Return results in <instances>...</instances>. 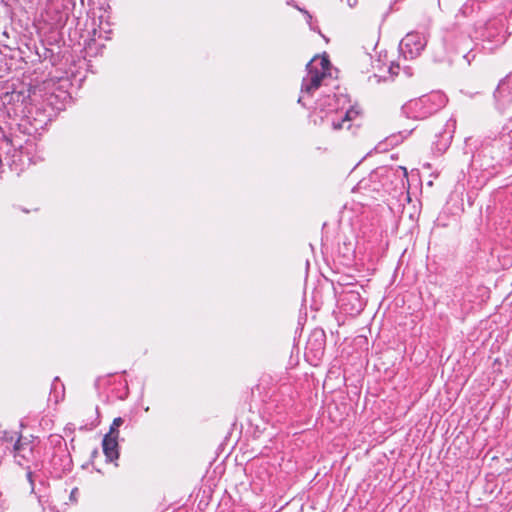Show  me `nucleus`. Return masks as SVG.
<instances>
[{
    "instance_id": "f257e3e1",
    "label": "nucleus",
    "mask_w": 512,
    "mask_h": 512,
    "mask_svg": "<svg viewBox=\"0 0 512 512\" xmlns=\"http://www.w3.org/2000/svg\"><path fill=\"white\" fill-rule=\"evenodd\" d=\"M307 75L302 80L298 103L303 107H312L314 92L321 86L330 71V61L327 56H315L306 65Z\"/></svg>"
},
{
    "instance_id": "f03ea898",
    "label": "nucleus",
    "mask_w": 512,
    "mask_h": 512,
    "mask_svg": "<svg viewBox=\"0 0 512 512\" xmlns=\"http://www.w3.org/2000/svg\"><path fill=\"white\" fill-rule=\"evenodd\" d=\"M447 99L441 92H432L417 99L410 100L402 111L408 118L425 119L446 105Z\"/></svg>"
},
{
    "instance_id": "7ed1b4c3",
    "label": "nucleus",
    "mask_w": 512,
    "mask_h": 512,
    "mask_svg": "<svg viewBox=\"0 0 512 512\" xmlns=\"http://www.w3.org/2000/svg\"><path fill=\"white\" fill-rule=\"evenodd\" d=\"M507 24V16L498 15L486 21L477 30L478 37L486 44V49L492 51L506 42L509 36Z\"/></svg>"
},
{
    "instance_id": "20e7f679",
    "label": "nucleus",
    "mask_w": 512,
    "mask_h": 512,
    "mask_svg": "<svg viewBox=\"0 0 512 512\" xmlns=\"http://www.w3.org/2000/svg\"><path fill=\"white\" fill-rule=\"evenodd\" d=\"M12 452L16 463L27 468L26 477L30 484V491L38 497L39 502L42 504V496L35 489L34 473L30 470V466L28 465L34 460V446L32 441L26 437L17 436L13 443Z\"/></svg>"
},
{
    "instance_id": "39448f33",
    "label": "nucleus",
    "mask_w": 512,
    "mask_h": 512,
    "mask_svg": "<svg viewBox=\"0 0 512 512\" xmlns=\"http://www.w3.org/2000/svg\"><path fill=\"white\" fill-rule=\"evenodd\" d=\"M344 103L345 97L343 95L337 96L334 94L323 96L315 102V105L316 108H319L321 111H335L337 113V119L333 118L331 125L334 130H340L343 129L344 125L349 123L353 116L357 114L354 110H347L344 113L339 112V109L342 108Z\"/></svg>"
},
{
    "instance_id": "423d86ee",
    "label": "nucleus",
    "mask_w": 512,
    "mask_h": 512,
    "mask_svg": "<svg viewBox=\"0 0 512 512\" xmlns=\"http://www.w3.org/2000/svg\"><path fill=\"white\" fill-rule=\"evenodd\" d=\"M427 39L418 32H410L400 41L399 51L405 60H413L417 58L425 46Z\"/></svg>"
},
{
    "instance_id": "0eeeda50",
    "label": "nucleus",
    "mask_w": 512,
    "mask_h": 512,
    "mask_svg": "<svg viewBox=\"0 0 512 512\" xmlns=\"http://www.w3.org/2000/svg\"><path fill=\"white\" fill-rule=\"evenodd\" d=\"M338 302L341 309L350 315H358L365 306L360 293L353 289L343 290L339 295Z\"/></svg>"
},
{
    "instance_id": "6e6552de",
    "label": "nucleus",
    "mask_w": 512,
    "mask_h": 512,
    "mask_svg": "<svg viewBox=\"0 0 512 512\" xmlns=\"http://www.w3.org/2000/svg\"><path fill=\"white\" fill-rule=\"evenodd\" d=\"M494 97L499 109H504L512 102V72L500 81L494 92Z\"/></svg>"
},
{
    "instance_id": "1a4fd4ad",
    "label": "nucleus",
    "mask_w": 512,
    "mask_h": 512,
    "mask_svg": "<svg viewBox=\"0 0 512 512\" xmlns=\"http://www.w3.org/2000/svg\"><path fill=\"white\" fill-rule=\"evenodd\" d=\"M505 154V145L501 138H494L491 141L485 140L482 143L479 155L490 156L492 161H499Z\"/></svg>"
},
{
    "instance_id": "9d476101",
    "label": "nucleus",
    "mask_w": 512,
    "mask_h": 512,
    "mask_svg": "<svg viewBox=\"0 0 512 512\" xmlns=\"http://www.w3.org/2000/svg\"><path fill=\"white\" fill-rule=\"evenodd\" d=\"M102 446L107 461L112 462L118 459V437L105 435L102 441Z\"/></svg>"
},
{
    "instance_id": "9b49d317",
    "label": "nucleus",
    "mask_w": 512,
    "mask_h": 512,
    "mask_svg": "<svg viewBox=\"0 0 512 512\" xmlns=\"http://www.w3.org/2000/svg\"><path fill=\"white\" fill-rule=\"evenodd\" d=\"M49 10L57 12L59 15L54 19L56 23L65 22L68 19V11L63 3V0L52 1L49 5Z\"/></svg>"
},
{
    "instance_id": "f8f14e48",
    "label": "nucleus",
    "mask_w": 512,
    "mask_h": 512,
    "mask_svg": "<svg viewBox=\"0 0 512 512\" xmlns=\"http://www.w3.org/2000/svg\"><path fill=\"white\" fill-rule=\"evenodd\" d=\"M124 420L121 417H116L109 429V432L106 435L119 437V427L123 424Z\"/></svg>"
},
{
    "instance_id": "ddd939ff",
    "label": "nucleus",
    "mask_w": 512,
    "mask_h": 512,
    "mask_svg": "<svg viewBox=\"0 0 512 512\" xmlns=\"http://www.w3.org/2000/svg\"><path fill=\"white\" fill-rule=\"evenodd\" d=\"M56 459L57 457L54 456L52 458V464L54 465V468L57 470V472H60V471H65V470H69L70 469V459H69V456L68 455H64V459L61 460L62 461V464L60 465V467H56L57 466V463H56Z\"/></svg>"
},
{
    "instance_id": "4468645a",
    "label": "nucleus",
    "mask_w": 512,
    "mask_h": 512,
    "mask_svg": "<svg viewBox=\"0 0 512 512\" xmlns=\"http://www.w3.org/2000/svg\"><path fill=\"white\" fill-rule=\"evenodd\" d=\"M300 12H302L306 17V22L309 25L311 30H316L315 27L312 25V15L305 9H302L298 6H295Z\"/></svg>"
},
{
    "instance_id": "2eb2a0df",
    "label": "nucleus",
    "mask_w": 512,
    "mask_h": 512,
    "mask_svg": "<svg viewBox=\"0 0 512 512\" xmlns=\"http://www.w3.org/2000/svg\"><path fill=\"white\" fill-rule=\"evenodd\" d=\"M400 66L399 64H394L393 62L391 63V65L389 66V72L390 74L392 75H397L398 74V70H399Z\"/></svg>"
},
{
    "instance_id": "dca6fc26",
    "label": "nucleus",
    "mask_w": 512,
    "mask_h": 512,
    "mask_svg": "<svg viewBox=\"0 0 512 512\" xmlns=\"http://www.w3.org/2000/svg\"><path fill=\"white\" fill-rule=\"evenodd\" d=\"M77 496H78V488L72 489V491L70 492V495H69V499L73 503H76L77 502Z\"/></svg>"
},
{
    "instance_id": "f3484780",
    "label": "nucleus",
    "mask_w": 512,
    "mask_h": 512,
    "mask_svg": "<svg viewBox=\"0 0 512 512\" xmlns=\"http://www.w3.org/2000/svg\"><path fill=\"white\" fill-rule=\"evenodd\" d=\"M314 350L316 352L315 353L316 356L323 353V342H322V340L317 343V347Z\"/></svg>"
},
{
    "instance_id": "a211bd4d",
    "label": "nucleus",
    "mask_w": 512,
    "mask_h": 512,
    "mask_svg": "<svg viewBox=\"0 0 512 512\" xmlns=\"http://www.w3.org/2000/svg\"><path fill=\"white\" fill-rule=\"evenodd\" d=\"M399 169L402 171L403 177L407 178V176H408L407 169L405 167H402V166H399Z\"/></svg>"
},
{
    "instance_id": "6ab92c4d",
    "label": "nucleus",
    "mask_w": 512,
    "mask_h": 512,
    "mask_svg": "<svg viewBox=\"0 0 512 512\" xmlns=\"http://www.w3.org/2000/svg\"><path fill=\"white\" fill-rule=\"evenodd\" d=\"M357 3V0H347V4L350 6V7H354Z\"/></svg>"
},
{
    "instance_id": "aec40b11",
    "label": "nucleus",
    "mask_w": 512,
    "mask_h": 512,
    "mask_svg": "<svg viewBox=\"0 0 512 512\" xmlns=\"http://www.w3.org/2000/svg\"><path fill=\"white\" fill-rule=\"evenodd\" d=\"M447 126H452L453 128L455 127V121H452L450 120L448 123H447Z\"/></svg>"
},
{
    "instance_id": "412c9836",
    "label": "nucleus",
    "mask_w": 512,
    "mask_h": 512,
    "mask_svg": "<svg viewBox=\"0 0 512 512\" xmlns=\"http://www.w3.org/2000/svg\"><path fill=\"white\" fill-rule=\"evenodd\" d=\"M312 345H313V344H312V342H311V341H309V342H308V347H307V349H308V350H313L314 348H312V347H311Z\"/></svg>"
},
{
    "instance_id": "4be33fe9",
    "label": "nucleus",
    "mask_w": 512,
    "mask_h": 512,
    "mask_svg": "<svg viewBox=\"0 0 512 512\" xmlns=\"http://www.w3.org/2000/svg\"><path fill=\"white\" fill-rule=\"evenodd\" d=\"M14 441V436H11L10 437V442H13Z\"/></svg>"
},
{
    "instance_id": "5701e85b",
    "label": "nucleus",
    "mask_w": 512,
    "mask_h": 512,
    "mask_svg": "<svg viewBox=\"0 0 512 512\" xmlns=\"http://www.w3.org/2000/svg\"><path fill=\"white\" fill-rule=\"evenodd\" d=\"M319 335L321 336V338L324 337V333L323 332L319 333Z\"/></svg>"
}]
</instances>
